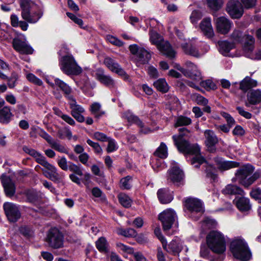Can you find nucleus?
Returning <instances> with one entry per match:
<instances>
[{
    "label": "nucleus",
    "mask_w": 261,
    "mask_h": 261,
    "mask_svg": "<svg viewBox=\"0 0 261 261\" xmlns=\"http://www.w3.org/2000/svg\"><path fill=\"white\" fill-rule=\"evenodd\" d=\"M179 130L180 133L179 135H174L172 137L175 145L180 152L194 155L191 160V164L196 168L199 167L200 165L205 162L204 158L200 153L199 146L197 144L190 145L183 139L184 136L188 133L186 128H180Z\"/></svg>",
    "instance_id": "f257e3e1"
},
{
    "label": "nucleus",
    "mask_w": 261,
    "mask_h": 261,
    "mask_svg": "<svg viewBox=\"0 0 261 261\" xmlns=\"http://www.w3.org/2000/svg\"><path fill=\"white\" fill-rule=\"evenodd\" d=\"M206 242L208 248L215 253L222 255L226 251L225 237L219 231H210L206 237Z\"/></svg>",
    "instance_id": "f03ea898"
},
{
    "label": "nucleus",
    "mask_w": 261,
    "mask_h": 261,
    "mask_svg": "<svg viewBox=\"0 0 261 261\" xmlns=\"http://www.w3.org/2000/svg\"><path fill=\"white\" fill-rule=\"evenodd\" d=\"M149 39L151 43L156 45L160 51L167 58L172 59L175 57L176 53L169 43L165 41L161 35L152 29L149 31Z\"/></svg>",
    "instance_id": "7ed1b4c3"
},
{
    "label": "nucleus",
    "mask_w": 261,
    "mask_h": 261,
    "mask_svg": "<svg viewBox=\"0 0 261 261\" xmlns=\"http://www.w3.org/2000/svg\"><path fill=\"white\" fill-rule=\"evenodd\" d=\"M21 8V16L24 20L30 23L38 21L42 16L40 11L37 10L36 6L30 0H19Z\"/></svg>",
    "instance_id": "20e7f679"
},
{
    "label": "nucleus",
    "mask_w": 261,
    "mask_h": 261,
    "mask_svg": "<svg viewBox=\"0 0 261 261\" xmlns=\"http://www.w3.org/2000/svg\"><path fill=\"white\" fill-rule=\"evenodd\" d=\"M253 171L254 168L252 166L250 165L244 166L237 170L235 174L236 178L232 180L234 181L236 179H238L240 184L245 187H248L260 176L259 173L256 172L252 176L248 177L253 173Z\"/></svg>",
    "instance_id": "39448f33"
},
{
    "label": "nucleus",
    "mask_w": 261,
    "mask_h": 261,
    "mask_svg": "<svg viewBox=\"0 0 261 261\" xmlns=\"http://www.w3.org/2000/svg\"><path fill=\"white\" fill-rule=\"evenodd\" d=\"M36 162L43 166L46 170L42 169L43 174L53 181H59L64 177L63 173H59L57 168L48 162L46 158L39 152L34 157Z\"/></svg>",
    "instance_id": "423d86ee"
},
{
    "label": "nucleus",
    "mask_w": 261,
    "mask_h": 261,
    "mask_svg": "<svg viewBox=\"0 0 261 261\" xmlns=\"http://www.w3.org/2000/svg\"><path fill=\"white\" fill-rule=\"evenodd\" d=\"M230 250L234 257L242 261L251 258V253L245 241L241 238L234 239L230 243Z\"/></svg>",
    "instance_id": "0eeeda50"
},
{
    "label": "nucleus",
    "mask_w": 261,
    "mask_h": 261,
    "mask_svg": "<svg viewBox=\"0 0 261 261\" xmlns=\"http://www.w3.org/2000/svg\"><path fill=\"white\" fill-rule=\"evenodd\" d=\"M60 67L61 70L67 75H77L83 71L72 55L63 57L60 61Z\"/></svg>",
    "instance_id": "6e6552de"
},
{
    "label": "nucleus",
    "mask_w": 261,
    "mask_h": 261,
    "mask_svg": "<svg viewBox=\"0 0 261 261\" xmlns=\"http://www.w3.org/2000/svg\"><path fill=\"white\" fill-rule=\"evenodd\" d=\"M184 205L189 212V217L195 220L199 219L204 211L202 202L197 198H187Z\"/></svg>",
    "instance_id": "1a4fd4ad"
},
{
    "label": "nucleus",
    "mask_w": 261,
    "mask_h": 261,
    "mask_svg": "<svg viewBox=\"0 0 261 261\" xmlns=\"http://www.w3.org/2000/svg\"><path fill=\"white\" fill-rule=\"evenodd\" d=\"M231 38L234 42H243L244 51L249 52L254 49V39L250 35L242 36L241 32L239 30H234L231 35Z\"/></svg>",
    "instance_id": "9d476101"
},
{
    "label": "nucleus",
    "mask_w": 261,
    "mask_h": 261,
    "mask_svg": "<svg viewBox=\"0 0 261 261\" xmlns=\"http://www.w3.org/2000/svg\"><path fill=\"white\" fill-rule=\"evenodd\" d=\"M181 46L184 52L187 55L193 56L194 57L199 58L203 55L210 49V47L206 44H204V49L203 50L201 48L198 49L197 47L199 46L196 45L191 41H189L188 43L185 42L181 44Z\"/></svg>",
    "instance_id": "9b49d317"
},
{
    "label": "nucleus",
    "mask_w": 261,
    "mask_h": 261,
    "mask_svg": "<svg viewBox=\"0 0 261 261\" xmlns=\"http://www.w3.org/2000/svg\"><path fill=\"white\" fill-rule=\"evenodd\" d=\"M176 218L175 213L170 208L164 211L159 215V219L162 223L163 229L166 232L171 228Z\"/></svg>",
    "instance_id": "f8f14e48"
},
{
    "label": "nucleus",
    "mask_w": 261,
    "mask_h": 261,
    "mask_svg": "<svg viewBox=\"0 0 261 261\" xmlns=\"http://www.w3.org/2000/svg\"><path fill=\"white\" fill-rule=\"evenodd\" d=\"M186 68L190 69H194L195 73L187 71L186 69L181 67L179 64H176L174 67L179 71L182 72L184 75L189 77L194 81H199L201 79V73L198 69L197 66L193 63L190 61H186L185 63Z\"/></svg>",
    "instance_id": "ddd939ff"
},
{
    "label": "nucleus",
    "mask_w": 261,
    "mask_h": 261,
    "mask_svg": "<svg viewBox=\"0 0 261 261\" xmlns=\"http://www.w3.org/2000/svg\"><path fill=\"white\" fill-rule=\"evenodd\" d=\"M47 242L52 248H61L63 246V236L57 229H51L47 234Z\"/></svg>",
    "instance_id": "4468645a"
},
{
    "label": "nucleus",
    "mask_w": 261,
    "mask_h": 261,
    "mask_svg": "<svg viewBox=\"0 0 261 261\" xmlns=\"http://www.w3.org/2000/svg\"><path fill=\"white\" fill-rule=\"evenodd\" d=\"M214 21L217 32L223 35L228 34L233 26V22L224 16L215 19Z\"/></svg>",
    "instance_id": "2eb2a0df"
},
{
    "label": "nucleus",
    "mask_w": 261,
    "mask_h": 261,
    "mask_svg": "<svg viewBox=\"0 0 261 261\" xmlns=\"http://www.w3.org/2000/svg\"><path fill=\"white\" fill-rule=\"evenodd\" d=\"M226 11L232 18H239L243 15V8L239 0H230Z\"/></svg>",
    "instance_id": "dca6fc26"
},
{
    "label": "nucleus",
    "mask_w": 261,
    "mask_h": 261,
    "mask_svg": "<svg viewBox=\"0 0 261 261\" xmlns=\"http://www.w3.org/2000/svg\"><path fill=\"white\" fill-rule=\"evenodd\" d=\"M184 177V174L175 161H171V167L168 171V180H170L173 183L178 185Z\"/></svg>",
    "instance_id": "f3484780"
},
{
    "label": "nucleus",
    "mask_w": 261,
    "mask_h": 261,
    "mask_svg": "<svg viewBox=\"0 0 261 261\" xmlns=\"http://www.w3.org/2000/svg\"><path fill=\"white\" fill-rule=\"evenodd\" d=\"M3 206L10 221L15 222L20 217L19 208L16 204L11 202H5Z\"/></svg>",
    "instance_id": "a211bd4d"
},
{
    "label": "nucleus",
    "mask_w": 261,
    "mask_h": 261,
    "mask_svg": "<svg viewBox=\"0 0 261 261\" xmlns=\"http://www.w3.org/2000/svg\"><path fill=\"white\" fill-rule=\"evenodd\" d=\"M69 100L71 115L78 122H83L85 121V118L82 114L85 112V109L83 107L77 104L73 97L72 99H69Z\"/></svg>",
    "instance_id": "6ab92c4d"
},
{
    "label": "nucleus",
    "mask_w": 261,
    "mask_h": 261,
    "mask_svg": "<svg viewBox=\"0 0 261 261\" xmlns=\"http://www.w3.org/2000/svg\"><path fill=\"white\" fill-rule=\"evenodd\" d=\"M55 83L51 82L49 80H46V82L53 88L56 86L58 87L65 94L66 97L69 100L72 99L73 97L71 94L72 92V89L66 83L61 80L56 78L54 80Z\"/></svg>",
    "instance_id": "aec40b11"
},
{
    "label": "nucleus",
    "mask_w": 261,
    "mask_h": 261,
    "mask_svg": "<svg viewBox=\"0 0 261 261\" xmlns=\"http://www.w3.org/2000/svg\"><path fill=\"white\" fill-rule=\"evenodd\" d=\"M14 49L22 54H32L33 49L26 42L19 38H14L12 41Z\"/></svg>",
    "instance_id": "412c9836"
},
{
    "label": "nucleus",
    "mask_w": 261,
    "mask_h": 261,
    "mask_svg": "<svg viewBox=\"0 0 261 261\" xmlns=\"http://www.w3.org/2000/svg\"><path fill=\"white\" fill-rule=\"evenodd\" d=\"M200 29L203 35L208 39H212L215 36L211 18L205 17L202 19L199 24Z\"/></svg>",
    "instance_id": "4be33fe9"
},
{
    "label": "nucleus",
    "mask_w": 261,
    "mask_h": 261,
    "mask_svg": "<svg viewBox=\"0 0 261 261\" xmlns=\"http://www.w3.org/2000/svg\"><path fill=\"white\" fill-rule=\"evenodd\" d=\"M204 134L205 138V145L210 151L214 152L216 149L215 145L218 142V138L214 132L211 130H206Z\"/></svg>",
    "instance_id": "5701e85b"
},
{
    "label": "nucleus",
    "mask_w": 261,
    "mask_h": 261,
    "mask_svg": "<svg viewBox=\"0 0 261 261\" xmlns=\"http://www.w3.org/2000/svg\"><path fill=\"white\" fill-rule=\"evenodd\" d=\"M95 77L97 81L107 87H111L114 85V80L110 76L106 74L101 68L96 70Z\"/></svg>",
    "instance_id": "b1692460"
},
{
    "label": "nucleus",
    "mask_w": 261,
    "mask_h": 261,
    "mask_svg": "<svg viewBox=\"0 0 261 261\" xmlns=\"http://www.w3.org/2000/svg\"><path fill=\"white\" fill-rule=\"evenodd\" d=\"M104 64L111 71L120 75H123L125 72L120 65L114 60L110 57H106L103 61Z\"/></svg>",
    "instance_id": "393cba45"
},
{
    "label": "nucleus",
    "mask_w": 261,
    "mask_h": 261,
    "mask_svg": "<svg viewBox=\"0 0 261 261\" xmlns=\"http://www.w3.org/2000/svg\"><path fill=\"white\" fill-rule=\"evenodd\" d=\"M247 100L245 103L246 107L250 105H255L261 102V90L257 89L249 92L247 95Z\"/></svg>",
    "instance_id": "a878e982"
},
{
    "label": "nucleus",
    "mask_w": 261,
    "mask_h": 261,
    "mask_svg": "<svg viewBox=\"0 0 261 261\" xmlns=\"http://www.w3.org/2000/svg\"><path fill=\"white\" fill-rule=\"evenodd\" d=\"M2 182L6 194L8 196H13L15 193V187L11 179L6 175H3L2 176Z\"/></svg>",
    "instance_id": "bb28decb"
},
{
    "label": "nucleus",
    "mask_w": 261,
    "mask_h": 261,
    "mask_svg": "<svg viewBox=\"0 0 261 261\" xmlns=\"http://www.w3.org/2000/svg\"><path fill=\"white\" fill-rule=\"evenodd\" d=\"M150 58L151 55L147 50L143 48H140L135 59L136 64L139 66L140 65L146 64L148 62Z\"/></svg>",
    "instance_id": "cd10ccee"
},
{
    "label": "nucleus",
    "mask_w": 261,
    "mask_h": 261,
    "mask_svg": "<svg viewBox=\"0 0 261 261\" xmlns=\"http://www.w3.org/2000/svg\"><path fill=\"white\" fill-rule=\"evenodd\" d=\"M182 242L180 239L176 238L173 239L167 246V242H166V249L167 252L172 253H178L182 249Z\"/></svg>",
    "instance_id": "c85d7f7f"
},
{
    "label": "nucleus",
    "mask_w": 261,
    "mask_h": 261,
    "mask_svg": "<svg viewBox=\"0 0 261 261\" xmlns=\"http://www.w3.org/2000/svg\"><path fill=\"white\" fill-rule=\"evenodd\" d=\"M158 197L163 204L168 203L173 199L172 192L166 189H161L158 190Z\"/></svg>",
    "instance_id": "c756f323"
},
{
    "label": "nucleus",
    "mask_w": 261,
    "mask_h": 261,
    "mask_svg": "<svg viewBox=\"0 0 261 261\" xmlns=\"http://www.w3.org/2000/svg\"><path fill=\"white\" fill-rule=\"evenodd\" d=\"M224 194L235 195L242 196L244 195V191L239 187L232 184L227 185L222 190Z\"/></svg>",
    "instance_id": "7c9ffc66"
},
{
    "label": "nucleus",
    "mask_w": 261,
    "mask_h": 261,
    "mask_svg": "<svg viewBox=\"0 0 261 261\" xmlns=\"http://www.w3.org/2000/svg\"><path fill=\"white\" fill-rule=\"evenodd\" d=\"M215 162L218 167L221 170H228L232 168H236L239 166V164L233 161H226L220 158L215 159Z\"/></svg>",
    "instance_id": "2f4dec72"
},
{
    "label": "nucleus",
    "mask_w": 261,
    "mask_h": 261,
    "mask_svg": "<svg viewBox=\"0 0 261 261\" xmlns=\"http://www.w3.org/2000/svg\"><path fill=\"white\" fill-rule=\"evenodd\" d=\"M233 202L236 203L238 209L241 211H247L251 208L249 199L243 196L238 198L236 197Z\"/></svg>",
    "instance_id": "473e14b6"
},
{
    "label": "nucleus",
    "mask_w": 261,
    "mask_h": 261,
    "mask_svg": "<svg viewBox=\"0 0 261 261\" xmlns=\"http://www.w3.org/2000/svg\"><path fill=\"white\" fill-rule=\"evenodd\" d=\"M13 115L9 107L5 106L0 109V123L3 124L8 123Z\"/></svg>",
    "instance_id": "72a5a7b5"
},
{
    "label": "nucleus",
    "mask_w": 261,
    "mask_h": 261,
    "mask_svg": "<svg viewBox=\"0 0 261 261\" xmlns=\"http://www.w3.org/2000/svg\"><path fill=\"white\" fill-rule=\"evenodd\" d=\"M257 85L256 81L249 77H246L241 83L240 87L243 91H247L249 89L256 87Z\"/></svg>",
    "instance_id": "f704fd0d"
},
{
    "label": "nucleus",
    "mask_w": 261,
    "mask_h": 261,
    "mask_svg": "<svg viewBox=\"0 0 261 261\" xmlns=\"http://www.w3.org/2000/svg\"><path fill=\"white\" fill-rule=\"evenodd\" d=\"M123 117L130 124H136L140 127L142 126V122L141 120L136 116L134 115L129 111L125 112L123 114Z\"/></svg>",
    "instance_id": "c9c22d12"
},
{
    "label": "nucleus",
    "mask_w": 261,
    "mask_h": 261,
    "mask_svg": "<svg viewBox=\"0 0 261 261\" xmlns=\"http://www.w3.org/2000/svg\"><path fill=\"white\" fill-rule=\"evenodd\" d=\"M31 134L33 133H36L39 136L45 139L49 144L53 140L51 137L47 134L44 129L39 127H33L32 128Z\"/></svg>",
    "instance_id": "e433bc0d"
},
{
    "label": "nucleus",
    "mask_w": 261,
    "mask_h": 261,
    "mask_svg": "<svg viewBox=\"0 0 261 261\" xmlns=\"http://www.w3.org/2000/svg\"><path fill=\"white\" fill-rule=\"evenodd\" d=\"M219 51L225 56H226L229 51L234 47L233 43L226 41L219 42Z\"/></svg>",
    "instance_id": "4c0bfd02"
},
{
    "label": "nucleus",
    "mask_w": 261,
    "mask_h": 261,
    "mask_svg": "<svg viewBox=\"0 0 261 261\" xmlns=\"http://www.w3.org/2000/svg\"><path fill=\"white\" fill-rule=\"evenodd\" d=\"M190 98L193 101L201 106H205L208 102L207 99L197 93L192 94Z\"/></svg>",
    "instance_id": "58836bf2"
},
{
    "label": "nucleus",
    "mask_w": 261,
    "mask_h": 261,
    "mask_svg": "<svg viewBox=\"0 0 261 261\" xmlns=\"http://www.w3.org/2000/svg\"><path fill=\"white\" fill-rule=\"evenodd\" d=\"M154 86L160 91L163 93L167 92L169 90V86L164 79H160L153 83Z\"/></svg>",
    "instance_id": "ea45409f"
},
{
    "label": "nucleus",
    "mask_w": 261,
    "mask_h": 261,
    "mask_svg": "<svg viewBox=\"0 0 261 261\" xmlns=\"http://www.w3.org/2000/svg\"><path fill=\"white\" fill-rule=\"evenodd\" d=\"M101 105L97 102L93 103L90 106V110L95 117L99 118L104 115L105 112L101 110Z\"/></svg>",
    "instance_id": "a19ab883"
},
{
    "label": "nucleus",
    "mask_w": 261,
    "mask_h": 261,
    "mask_svg": "<svg viewBox=\"0 0 261 261\" xmlns=\"http://www.w3.org/2000/svg\"><path fill=\"white\" fill-rule=\"evenodd\" d=\"M154 154L160 158H166L168 155V149L166 144L162 142L159 147L156 149Z\"/></svg>",
    "instance_id": "79ce46f5"
},
{
    "label": "nucleus",
    "mask_w": 261,
    "mask_h": 261,
    "mask_svg": "<svg viewBox=\"0 0 261 261\" xmlns=\"http://www.w3.org/2000/svg\"><path fill=\"white\" fill-rule=\"evenodd\" d=\"M96 247L97 249L100 252H106L108 251V244L104 237H100L96 242Z\"/></svg>",
    "instance_id": "37998d69"
},
{
    "label": "nucleus",
    "mask_w": 261,
    "mask_h": 261,
    "mask_svg": "<svg viewBox=\"0 0 261 261\" xmlns=\"http://www.w3.org/2000/svg\"><path fill=\"white\" fill-rule=\"evenodd\" d=\"M119 201L121 204L126 208L129 207L132 205V200L128 196L124 193H120L118 196Z\"/></svg>",
    "instance_id": "c03bdc74"
},
{
    "label": "nucleus",
    "mask_w": 261,
    "mask_h": 261,
    "mask_svg": "<svg viewBox=\"0 0 261 261\" xmlns=\"http://www.w3.org/2000/svg\"><path fill=\"white\" fill-rule=\"evenodd\" d=\"M201 80L202 79L199 81H195L196 82H199L200 85L207 91L215 90L216 89V85L211 80H206L205 81Z\"/></svg>",
    "instance_id": "a18cd8bd"
},
{
    "label": "nucleus",
    "mask_w": 261,
    "mask_h": 261,
    "mask_svg": "<svg viewBox=\"0 0 261 261\" xmlns=\"http://www.w3.org/2000/svg\"><path fill=\"white\" fill-rule=\"evenodd\" d=\"M49 144L52 148L61 153H64L66 154L68 153L67 149L64 145H62L60 143L54 140L53 139Z\"/></svg>",
    "instance_id": "49530a36"
},
{
    "label": "nucleus",
    "mask_w": 261,
    "mask_h": 261,
    "mask_svg": "<svg viewBox=\"0 0 261 261\" xmlns=\"http://www.w3.org/2000/svg\"><path fill=\"white\" fill-rule=\"evenodd\" d=\"M206 1L208 7L215 11L220 9L223 5L222 0H206Z\"/></svg>",
    "instance_id": "de8ad7c7"
},
{
    "label": "nucleus",
    "mask_w": 261,
    "mask_h": 261,
    "mask_svg": "<svg viewBox=\"0 0 261 261\" xmlns=\"http://www.w3.org/2000/svg\"><path fill=\"white\" fill-rule=\"evenodd\" d=\"M117 233L125 237H136L137 235L136 231L133 228H128L126 229H119L118 230Z\"/></svg>",
    "instance_id": "09e8293b"
},
{
    "label": "nucleus",
    "mask_w": 261,
    "mask_h": 261,
    "mask_svg": "<svg viewBox=\"0 0 261 261\" xmlns=\"http://www.w3.org/2000/svg\"><path fill=\"white\" fill-rule=\"evenodd\" d=\"M220 115L225 118L227 124L231 128L236 124V121L234 118L228 113L225 112H221Z\"/></svg>",
    "instance_id": "8fccbe9b"
},
{
    "label": "nucleus",
    "mask_w": 261,
    "mask_h": 261,
    "mask_svg": "<svg viewBox=\"0 0 261 261\" xmlns=\"http://www.w3.org/2000/svg\"><path fill=\"white\" fill-rule=\"evenodd\" d=\"M191 120L187 117L180 116L176 119V126L188 125L191 124Z\"/></svg>",
    "instance_id": "3c124183"
},
{
    "label": "nucleus",
    "mask_w": 261,
    "mask_h": 261,
    "mask_svg": "<svg viewBox=\"0 0 261 261\" xmlns=\"http://www.w3.org/2000/svg\"><path fill=\"white\" fill-rule=\"evenodd\" d=\"M25 72L26 77L30 82L38 86H41L42 84V82L41 80L37 77L34 74L28 73Z\"/></svg>",
    "instance_id": "603ef678"
},
{
    "label": "nucleus",
    "mask_w": 261,
    "mask_h": 261,
    "mask_svg": "<svg viewBox=\"0 0 261 261\" xmlns=\"http://www.w3.org/2000/svg\"><path fill=\"white\" fill-rule=\"evenodd\" d=\"M106 39L112 44L119 47L122 46L123 45V42L122 41L110 35H108L106 36Z\"/></svg>",
    "instance_id": "864d4df0"
},
{
    "label": "nucleus",
    "mask_w": 261,
    "mask_h": 261,
    "mask_svg": "<svg viewBox=\"0 0 261 261\" xmlns=\"http://www.w3.org/2000/svg\"><path fill=\"white\" fill-rule=\"evenodd\" d=\"M87 143L93 148L95 153L98 154H101L102 153V149L98 143L93 142L90 139L87 140Z\"/></svg>",
    "instance_id": "5fc2aeb1"
},
{
    "label": "nucleus",
    "mask_w": 261,
    "mask_h": 261,
    "mask_svg": "<svg viewBox=\"0 0 261 261\" xmlns=\"http://www.w3.org/2000/svg\"><path fill=\"white\" fill-rule=\"evenodd\" d=\"M68 169L78 175L82 176L83 174V171L81 168L79 166L72 162H69L68 163Z\"/></svg>",
    "instance_id": "6e6d98bb"
},
{
    "label": "nucleus",
    "mask_w": 261,
    "mask_h": 261,
    "mask_svg": "<svg viewBox=\"0 0 261 261\" xmlns=\"http://www.w3.org/2000/svg\"><path fill=\"white\" fill-rule=\"evenodd\" d=\"M154 233L156 237L161 242L164 249H166V240L162 234L160 228L159 227L155 228L154 230Z\"/></svg>",
    "instance_id": "4d7b16f0"
},
{
    "label": "nucleus",
    "mask_w": 261,
    "mask_h": 261,
    "mask_svg": "<svg viewBox=\"0 0 261 261\" xmlns=\"http://www.w3.org/2000/svg\"><path fill=\"white\" fill-rule=\"evenodd\" d=\"M131 177L129 176H127L125 177L122 178L120 180V187L122 189H129L131 187L130 180Z\"/></svg>",
    "instance_id": "13d9d810"
},
{
    "label": "nucleus",
    "mask_w": 261,
    "mask_h": 261,
    "mask_svg": "<svg viewBox=\"0 0 261 261\" xmlns=\"http://www.w3.org/2000/svg\"><path fill=\"white\" fill-rule=\"evenodd\" d=\"M107 141L108 142L107 148V151L108 153L113 152L118 149L117 144L114 139L108 138Z\"/></svg>",
    "instance_id": "bf43d9fd"
},
{
    "label": "nucleus",
    "mask_w": 261,
    "mask_h": 261,
    "mask_svg": "<svg viewBox=\"0 0 261 261\" xmlns=\"http://www.w3.org/2000/svg\"><path fill=\"white\" fill-rule=\"evenodd\" d=\"M251 197L255 199L258 200L260 203L261 201V189L256 188L252 189L250 193Z\"/></svg>",
    "instance_id": "052dcab7"
},
{
    "label": "nucleus",
    "mask_w": 261,
    "mask_h": 261,
    "mask_svg": "<svg viewBox=\"0 0 261 261\" xmlns=\"http://www.w3.org/2000/svg\"><path fill=\"white\" fill-rule=\"evenodd\" d=\"M58 166L63 170L67 171L68 169V164L65 156H62L57 160Z\"/></svg>",
    "instance_id": "680f3d73"
},
{
    "label": "nucleus",
    "mask_w": 261,
    "mask_h": 261,
    "mask_svg": "<svg viewBox=\"0 0 261 261\" xmlns=\"http://www.w3.org/2000/svg\"><path fill=\"white\" fill-rule=\"evenodd\" d=\"M116 245L117 248L123 252L129 254H133L134 253L133 248L126 246L121 243H118Z\"/></svg>",
    "instance_id": "e2e57ef3"
},
{
    "label": "nucleus",
    "mask_w": 261,
    "mask_h": 261,
    "mask_svg": "<svg viewBox=\"0 0 261 261\" xmlns=\"http://www.w3.org/2000/svg\"><path fill=\"white\" fill-rule=\"evenodd\" d=\"M205 168H206L205 172L206 173V176L208 177L212 178V179H214L216 176L215 168L213 166H212L210 165H207V164H206V166L205 167Z\"/></svg>",
    "instance_id": "0e129e2a"
},
{
    "label": "nucleus",
    "mask_w": 261,
    "mask_h": 261,
    "mask_svg": "<svg viewBox=\"0 0 261 261\" xmlns=\"http://www.w3.org/2000/svg\"><path fill=\"white\" fill-rule=\"evenodd\" d=\"M232 133V134L234 136L241 137L245 134V131L241 125H237L235 126Z\"/></svg>",
    "instance_id": "69168bd1"
},
{
    "label": "nucleus",
    "mask_w": 261,
    "mask_h": 261,
    "mask_svg": "<svg viewBox=\"0 0 261 261\" xmlns=\"http://www.w3.org/2000/svg\"><path fill=\"white\" fill-rule=\"evenodd\" d=\"M201 17V15L199 12L196 10L193 11L190 16L191 21L192 23H196Z\"/></svg>",
    "instance_id": "338daca9"
},
{
    "label": "nucleus",
    "mask_w": 261,
    "mask_h": 261,
    "mask_svg": "<svg viewBox=\"0 0 261 261\" xmlns=\"http://www.w3.org/2000/svg\"><path fill=\"white\" fill-rule=\"evenodd\" d=\"M210 249L204 245H201L200 250V255L203 258H206L210 254Z\"/></svg>",
    "instance_id": "774afa93"
}]
</instances>
